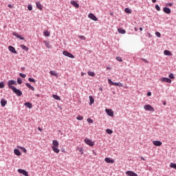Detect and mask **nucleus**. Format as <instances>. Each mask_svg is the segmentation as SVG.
<instances>
[{
  "instance_id": "1",
  "label": "nucleus",
  "mask_w": 176,
  "mask_h": 176,
  "mask_svg": "<svg viewBox=\"0 0 176 176\" xmlns=\"http://www.w3.org/2000/svg\"><path fill=\"white\" fill-rule=\"evenodd\" d=\"M13 85H17V82H16V80H9L8 82V87H10V89H11L12 90H13V89H14L15 87L13 86Z\"/></svg>"
},
{
  "instance_id": "2",
  "label": "nucleus",
  "mask_w": 176,
  "mask_h": 176,
  "mask_svg": "<svg viewBox=\"0 0 176 176\" xmlns=\"http://www.w3.org/2000/svg\"><path fill=\"white\" fill-rule=\"evenodd\" d=\"M145 111H149L150 112H155V109L151 106V104H145L144 106Z\"/></svg>"
},
{
  "instance_id": "3",
  "label": "nucleus",
  "mask_w": 176,
  "mask_h": 176,
  "mask_svg": "<svg viewBox=\"0 0 176 176\" xmlns=\"http://www.w3.org/2000/svg\"><path fill=\"white\" fill-rule=\"evenodd\" d=\"M84 142L85 144H87V145H89V146H94V142L91 141L89 138H85Z\"/></svg>"
},
{
  "instance_id": "4",
  "label": "nucleus",
  "mask_w": 176,
  "mask_h": 176,
  "mask_svg": "<svg viewBox=\"0 0 176 176\" xmlns=\"http://www.w3.org/2000/svg\"><path fill=\"white\" fill-rule=\"evenodd\" d=\"M63 54L66 56V57H69V58H75L74 54L69 53L68 51H63Z\"/></svg>"
},
{
  "instance_id": "5",
  "label": "nucleus",
  "mask_w": 176,
  "mask_h": 176,
  "mask_svg": "<svg viewBox=\"0 0 176 176\" xmlns=\"http://www.w3.org/2000/svg\"><path fill=\"white\" fill-rule=\"evenodd\" d=\"M12 91H14V93H15V94H16V96H18L19 97L23 96V92H21V91H20V89H17V88H13Z\"/></svg>"
},
{
  "instance_id": "6",
  "label": "nucleus",
  "mask_w": 176,
  "mask_h": 176,
  "mask_svg": "<svg viewBox=\"0 0 176 176\" xmlns=\"http://www.w3.org/2000/svg\"><path fill=\"white\" fill-rule=\"evenodd\" d=\"M160 80V82H162V83H164V82L171 83V79L166 77L161 78Z\"/></svg>"
},
{
  "instance_id": "7",
  "label": "nucleus",
  "mask_w": 176,
  "mask_h": 176,
  "mask_svg": "<svg viewBox=\"0 0 176 176\" xmlns=\"http://www.w3.org/2000/svg\"><path fill=\"white\" fill-rule=\"evenodd\" d=\"M18 173H19V174H23V175L28 176V173L24 169H18Z\"/></svg>"
},
{
  "instance_id": "8",
  "label": "nucleus",
  "mask_w": 176,
  "mask_h": 176,
  "mask_svg": "<svg viewBox=\"0 0 176 176\" xmlns=\"http://www.w3.org/2000/svg\"><path fill=\"white\" fill-rule=\"evenodd\" d=\"M88 17L91 20H94V21H98V19L96 17V15H94V14H89L88 15Z\"/></svg>"
},
{
  "instance_id": "9",
  "label": "nucleus",
  "mask_w": 176,
  "mask_h": 176,
  "mask_svg": "<svg viewBox=\"0 0 176 176\" xmlns=\"http://www.w3.org/2000/svg\"><path fill=\"white\" fill-rule=\"evenodd\" d=\"M125 174L126 175H129V176H138V175H137V173H134L133 171H131V170H128L125 173Z\"/></svg>"
},
{
  "instance_id": "10",
  "label": "nucleus",
  "mask_w": 176,
  "mask_h": 176,
  "mask_svg": "<svg viewBox=\"0 0 176 176\" xmlns=\"http://www.w3.org/2000/svg\"><path fill=\"white\" fill-rule=\"evenodd\" d=\"M8 50H10V52H11V53H14V54H17V52L16 51V49L12 45H10L8 47Z\"/></svg>"
},
{
  "instance_id": "11",
  "label": "nucleus",
  "mask_w": 176,
  "mask_h": 176,
  "mask_svg": "<svg viewBox=\"0 0 176 176\" xmlns=\"http://www.w3.org/2000/svg\"><path fill=\"white\" fill-rule=\"evenodd\" d=\"M153 145H155V146H162V145L163 144V143H162V142L159 141V140H155L153 142Z\"/></svg>"
},
{
  "instance_id": "12",
  "label": "nucleus",
  "mask_w": 176,
  "mask_h": 176,
  "mask_svg": "<svg viewBox=\"0 0 176 176\" xmlns=\"http://www.w3.org/2000/svg\"><path fill=\"white\" fill-rule=\"evenodd\" d=\"M8 104V100H5V98H2L1 100V107H4Z\"/></svg>"
},
{
  "instance_id": "13",
  "label": "nucleus",
  "mask_w": 176,
  "mask_h": 176,
  "mask_svg": "<svg viewBox=\"0 0 176 176\" xmlns=\"http://www.w3.org/2000/svg\"><path fill=\"white\" fill-rule=\"evenodd\" d=\"M106 113L109 116H113V111L112 109H106Z\"/></svg>"
},
{
  "instance_id": "14",
  "label": "nucleus",
  "mask_w": 176,
  "mask_h": 176,
  "mask_svg": "<svg viewBox=\"0 0 176 176\" xmlns=\"http://www.w3.org/2000/svg\"><path fill=\"white\" fill-rule=\"evenodd\" d=\"M104 161L106 162V163H111V164L115 163V160L111 159L110 157H106L104 159Z\"/></svg>"
},
{
  "instance_id": "15",
  "label": "nucleus",
  "mask_w": 176,
  "mask_h": 176,
  "mask_svg": "<svg viewBox=\"0 0 176 176\" xmlns=\"http://www.w3.org/2000/svg\"><path fill=\"white\" fill-rule=\"evenodd\" d=\"M163 10H164V13H166V14H170V13H171V9H170L167 7L164 8Z\"/></svg>"
},
{
  "instance_id": "16",
  "label": "nucleus",
  "mask_w": 176,
  "mask_h": 176,
  "mask_svg": "<svg viewBox=\"0 0 176 176\" xmlns=\"http://www.w3.org/2000/svg\"><path fill=\"white\" fill-rule=\"evenodd\" d=\"M13 35L14 36H16V38H19V39H21V41H24V38L21 36V35L19 34L17 32H14Z\"/></svg>"
},
{
  "instance_id": "17",
  "label": "nucleus",
  "mask_w": 176,
  "mask_h": 176,
  "mask_svg": "<svg viewBox=\"0 0 176 176\" xmlns=\"http://www.w3.org/2000/svg\"><path fill=\"white\" fill-rule=\"evenodd\" d=\"M14 153L16 155V156H21V153L20 152V150L15 148L14 150Z\"/></svg>"
},
{
  "instance_id": "18",
  "label": "nucleus",
  "mask_w": 176,
  "mask_h": 176,
  "mask_svg": "<svg viewBox=\"0 0 176 176\" xmlns=\"http://www.w3.org/2000/svg\"><path fill=\"white\" fill-rule=\"evenodd\" d=\"M52 147H58V145H60V144L58 143V141L57 140H54L52 142Z\"/></svg>"
},
{
  "instance_id": "19",
  "label": "nucleus",
  "mask_w": 176,
  "mask_h": 176,
  "mask_svg": "<svg viewBox=\"0 0 176 176\" xmlns=\"http://www.w3.org/2000/svg\"><path fill=\"white\" fill-rule=\"evenodd\" d=\"M70 3L72 5V6H74V8H79V4H78V3H76L75 1H71Z\"/></svg>"
},
{
  "instance_id": "20",
  "label": "nucleus",
  "mask_w": 176,
  "mask_h": 176,
  "mask_svg": "<svg viewBox=\"0 0 176 176\" xmlns=\"http://www.w3.org/2000/svg\"><path fill=\"white\" fill-rule=\"evenodd\" d=\"M25 86H27L28 89H30V90H32V91H35V88L32 87L30 83H26Z\"/></svg>"
},
{
  "instance_id": "21",
  "label": "nucleus",
  "mask_w": 176,
  "mask_h": 176,
  "mask_svg": "<svg viewBox=\"0 0 176 176\" xmlns=\"http://www.w3.org/2000/svg\"><path fill=\"white\" fill-rule=\"evenodd\" d=\"M118 32H119V34H126V30L122 28H118Z\"/></svg>"
},
{
  "instance_id": "22",
  "label": "nucleus",
  "mask_w": 176,
  "mask_h": 176,
  "mask_svg": "<svg viewBox=\"0 0 176 176\" xmlns=\"http://www.w3.org/2000/svg\"><path fill=\"white\" fill-rule=\"evenodd\" d=\"M164 54L165 56H172L173 54L171 53V52H170L168 50H164Z\"/></svg>"
},
{
  "instance_id": "23",
  "label": "nucleus",
  "mask_w": 176,
  "mask_h": 176,
  "mask_svg": "<svg viewBox=\"0 0 176 176\" xmlns=\"http://www.w3.org/2000/svg\"><path fill=\"white\" fill-rule=\"evenodd\" d=\"M36 8H38L39 9V10H42L43 7H42V4H41V3L36 2Z\"/></svg>"
},
{
  "instance_id": "24",
  "label": "nucleus",
  "mask_w": 176,
  "mask_h": 176,
  "mask_svg": "<svg viewBox=\"0 0 176 176\" xmlns=\"http://www.w3.org/2000/svg\"><path fill=\"white\" fill-rule=\"evenodd\" d=\"M112 85H113V86H119V87H122L123 86V84L121 82H112Z\"/></svg>"
},
{
  "instance_id": "25",
  "label": "nucleus",
  "mask_w": 176,
  "mask_h": 176,
  "mask_svg": "<svg viewBox=\"0 0 176 176\" xmlns=\"http://www.w3.org/2000/svg\"><path fill=\"white\" fill-rule=\"evenodd\" d=\"M52 149L55 153H60V149H58V147H52Z\"/></svg>"
},
{
  "instance_id": "26",
  "label": "nucleus",
  "mask_w": 176,
  "mask_h": 176,
  "mask_svg": "<svg viewBox=\"0 0 176 176\" xmlns=\"http://www.w3.org/2000/svg\"><path fill=\"white\" fill-rule=\"evenodd\" d=\"M24 105L25 107H28V108H30V109H31V108H32V104H31L30 102H25L24 104Z\"/></svg>"
},
{
  "instance_id": "27",
  "label": "nucleus",
  "mask_w": 176,
  "mask_h": 176,
  "mask_svg": "<svg viewBox=\"0 0 176 176\" xmlns=\"http://www.w3.org/2000/svg\"><path fill=\"white\" fill-rule=\"evenodd\" d=\"M89 104L91 105V104H94V98L93 96H89Z\"/></svg>"
},
{
  "instance_id": "28",
  "label": "nucleus",
  "mask_w": 176,
  "mask_h": 176,
  "mask_svg": "<svg viewBox=\"0 0 176 176\" xmlns=\"http://www.w3.org/2000/svg\"><path fill=\"white\" fill-rule=\"evenodd\" d=\"M20 47H21V49H23V50H25V52H28V47H27V46L24 45H21Z\"/></svg>"
},
{
  "instance_id": "29",
  "label": "nucleus",
  "mask_w": 176,
  "mask_h": 176,
  "mask_svg": "<svg viewBox=\"0 0 176 176\" xmlns=\"http://www.w3.org/2000/svg\"><path fill=\"white\" fill-rule=\"evenodd\" d=\"M18 148L19 149H21V151H23V152H24V153H27V149L24 147H21V146H18Z\"/></svg>"
},
{
  "instance_id": "30",
  "label": "nucleus",
  "mask_w": 176,
  "mask_h": 176,
  "mask_svg": "<svg viewBox=\"0 0 176 176\" xmlns=\"http://www.w3.org/2000/svg\"><path fill=\"white\" fill-rule=\"evenodd\" d=\"M45 36H50V32L46 30L44 32Z\"/></svg>"
},
{
  "instance_id": "31",
  "label": "nucleus",
  "mask_w": 176,
  "mask_h": 176,
  "mask_svg": "<svg viewBox=\"0 0 176 176\" xmlns=\"http://www.w3.org/2000/svg\"><path fill=\"white\" fill-rule=\"evenodd\" d=\"M50 74L52 75V76H57V73H56V71H50Z\"/></svg>"
},
{
  "instance_id": "32",
  "label": "nucleus",
  "mask_w": 176,
  "mask_h": 176,
  "mask_svg": "<svg viewBox=\"0 0 176 176\" xmlns=\"http://www.w3.org/2000/svg\"><path fill=\"white\" fill-rule=\"evenodd\" d=\"M53 98H54V100H61V98H60V96H57V95H53L52 96Z\"/></svg>"
},
{
  "instance_id": "33",
  "label": "nucleus",
  "mask_w": 176,
  "mask_h": 176,
  "mask_svg": "<svg viewBox=\"0 0 176 176\" xmlns=\"http://www.w3.org/2000/svg\"><path fill=\"white\" fill-rule=\"evenodd\" d=\"M124 12H125V13L131 14V10L129 8H127L124 9Z\"/></svg>"
},
{
  "instance_id": "34",
  "label": "nucleus",
  "mask_w": 176,
  "mask_h": 176,
  "mask_svg": "<svg viewBox=\"0 0 176 176\" xmlns=\"http://www.w3.org/2000/svg\"><path fill=\"white\" fill-rule=\"evenodd\" d=\"M87 74L89 76H94L96 75V74L93 72H88Z\"/></svg>"
},
{
  "instance_id": "35",
  "label": "nucleus",
  "mask_w": 176,
  "mask_h": 176,
  "mask_svg": "<svg viewBox=\"0 0 176 176\" xmlns=\"http://www.w3.org/2000/svg\"><path fill=\"white\" fill-rule=\"evenodd\" d=\"M78 38L82 41H86V37H85V36L78 35Z\"/></svg>"
},
{
  "instance_id": "36",
  "label": "nucleus",
  "mask_w": 176,
  "mask_h": 176,
  "mask_svg": "<svg viewBox=\"0 0 176 176\" xmlns=\"http://www.w3.org/2000/svg\"><path fill=\"white\" fill-rule=\"evenodd\" d=\"M116 60H117V61H119L120 63H122V61H123V59H122V57H120V56H117Z\"/></svg>"
},
{
  "instance_id": "37",
  "label": "nucleus",
  "mask_w": 176,
  "mask_h": 176,
  "mask_svg": "<svg viewBox=\"0 0 176 176\" xmlns=\"http://www.w3.org/2000/svg\"><path fill=\"white\" fill-rule=\"evenodd\" d=\"M3 87H5V82H0V89H3Z\"/></svg>"
},
{
  "instance_id": "38",
  "label": "nucleus",
  "mask_w": 176,
  "mask_h": 176,
  "mask_svg": "<svg viewBox=\"0 0 176 176\" xmlns=\"http://www.w3.org/2000/svg\"><path fill=\"white\" fill-rule=\"evenodd\" d=\"M76 119H77V120H83V116H78Z\"/></svg>"
},
{
  "instance_id": "39",
  "label": "nucleus",
  "mask_w": 176,
  "mask_h": 176,
  "mask_svg": "<svg viewBox=\"0 0 176 176\" xmlns=\"http://www.w3.org/2000/svg\"><path fill=\"white\" fill-rule=\"evenodd\" d=\"M28 80H29V82H32L33 83H35V82H36V80H35V79L32 78H29Z\"/></svg>"
},
{
  "instance_id": "40",
  "label": "nucleus",
  "mask_w": 176,
  "mask_h": 176,
  "mask_svg": "<svg viewBox=\"0 0 176 176\" xmlns=\"http://www.w3.org/2000/svg\"><path fill=\"white\" fill-rule=\"evenodd\" d=\"M142 61H144V63H146V64H149V61H148L146 59L142 58Z\"/></svg>"
},
{
  "instance_id": "41",
  "label": "nucleus",
  "mask_w": 176,
  "mask_h": 176,
  "mask_svg": "<svg viewBox=\"0 0 176 176\" xmlns=\"http://www.w3.org/2000/svg\"><path fill=\"white\" fill-rule=\"evenodd\" d=\"M106 133H107V134H112V133H113V132L111 129H107Z\"/></svg>"
},
{
  "instance_id": "42",
  "label": "nucleus",
  "mask_w": 176,
  "mask_h": 176,
  "mask_svg": "<svg viewBox=\"0 0 176 176\" xmlns=\"http://www.w3.org/2000/svg\"><path fill=\"white\" fill-rule=\"evenodd\" d=\"M155 35L156 36H157V38H160V36H162V34L159 32H156Z\"/></svg>"
},
{
  "instance_id": "43",
  "label": "nucleus",
  "mask_w": 176,
  "mask_h": 176,
  "mask_svg": "<svg viewBox=\"0 0 176 176\" xmlns=\"http://www.w3.org/2000/svg\"><path fill=\"white\" fill-rule=\"evenodd\" d=\"M170 167H171L172 168L176 169V164L171 163Z\"/></svg>"
},
{
  "instance_id": "44",
  "label": "nucleus",
  "mask_w": 176,
  "mask_h": 176,
  "mask_svg": "<svg viewBox=\"0 0 176 176\" xmlns=\"http://www.w3.org/2000/svg\"><path fill=\"white\" fill-rule=\"evenodd\" d=\"M169 78H170V79H175V77L174 76V74H169Z\"/></svg>"
},
{
  "instance_id": "45",
  "label": "nucleus",
  "mask_w": 176,
  "mask_h": 176,
  "mask_svg": "<svg viewBox=\"0 0 176 176\" xmlns=\"http://www.w3.org/2000/svg\"><path fill=\"white\" fill-rule=\"evenodd\" d=\"M17 83H18L19 85H21V83H23V80H21V78H19L17 79Z\"/></svg>"
},
{
  "instance_id": "46",
  "label": "nucleus",
  "mask_w": 176,
  "mask_h": 176,
  "mask_svg": "<svg viewBox=\"0 0 176 176\" xmlns=\"http://www.w3.org/2000/svg\"><path fill=\"white\" fill-rule=\"evenodd\" d=\"M155 9L158 12H160V6H159V5H155Z\"/></svg>"
},
{
  "instance_id": "47",
  "label": "nucleus",
  "mask_w": 176,
  "mask_h": 176,
  "mask_svg": "<svg viewBox=\"0 0 176 176\" xmlns=\"http://www.w3.org/2000/svg\"><path fill=\"white\" fill-rule=\"evenodd\" d=\"M87 122H88V123H94V121L91 120V118H87Z\"/></svg>"
},
{
  "instance_id": "48",
  "label": "nucleus",
  "mask_w": 176,
  "mask_h": 176,
  "mask_svg": "<svg viewBox=\"0 0 176 176\" xmlns=\"http://www.w3.org/2000/svg\"><path fill=\"white\" fill-rule=\"evenodd\" d=\"M19 76H21V78H25V76H27V75H25L24 74H22V73H20Z\"/></svg>"
},
{
  "instance_id": "49",
  "label": "nucleus",
  "mask_w": 176,
  "mask_h": 176,
  "mask_svg": "<svg viewBox=\"0 0 176 176\" xmlns=\"http://www.w3.org/2000/svg\"><path fill=\"white\" fill-rule=\"evenodd\" d=\"M28 10H32V6L30 5L28 6Z\"/></svg>"
},
{
  "instance_id": "50",
  "label": "nucleus",
  "mask_w": 176,
  "mask_h": 176,
  "mask_svg": "<svg viewBox=\"0 0 176 176\" xmlns=\"http://www.w3.org/2000/svg\"><path fill=\"white\" fill-rule=\"evenodd\" d=\"M166 6H173V3H168L166 4Z\"/></svg>"
},
{
  "instance_id": "51",
  "label": "nucleus",
  "mask_w": 176,
  "mask_h": 176,
  "mask_svg": "<svg viewBox=\"0 0 176 176\" xmlns=\"http://www.w3.org/2000/svg\"><path fill=\"white\" fill-rule=\"evenodd\" d=\"M152 96V93L151 92H148L147 93V96L148 97H151Z\"/></svg>"
},
{
  "instance_id": "52",
  "label": "nucleus",
  "mask_w": 176,
  "mask_h": 176,
  "mask_svg": "<svg viewBox=\"0 0 176 176\" xmlns=\"http://www.w3.org/2000/svg\"><path fill=\"white\" fill-rule=\"evenodd\" d=\"M8 8H10V9L13 8V6H12V4H8Z\"/></svg>"
},
{
  "instance_id": "53",
  "label": "nucleus",
  "mask_w": 176,
  "mask_h": 176,
  "mask_svg": "<svg viewBox=\"0 0 176 176\" xmlns=\"http://www.w3.org/2000/svg\"><path fill=\"white\" fill-rule=\"evenodd\" d=\"M108 82H110L111 85H112V83H113V82H112V80L111 79H108Z\"/></svg>"
},
{
  "instance_id": "54",
  "label": "nucleus",
  "mask_w": 176,
  "mask_h": 176,
  "mask_svg": "<svg viewBox=\"0 0 176 176\" xmlns=\"http://www.w3.org/2000/svg\"><path fill=\"white\" fill-rule=\"evenodd\" d=\"M80 152L82 153V155H83V149L80 148Z\"/></svg>"
},
{
  "instance_id": "55",
  "label": "nucleus",
  "mask_w": 176,
  "mask_h": 176,
  "mask_svg": "<svg viewBox=\"0 0 176 176\" xmlns=\"http://www.w3.org/2000/svg\"><path fill=\"white\" fill-rule=\"evenodd\" d=\"M141 160H143L144 162H145V158H144V157H141Z\"/></svg>"
},
{
  "instance_id": "56",
  "label": "nucleus",
  "mask_w": 176,
  "mask_h": 176,
  "mask_svg": "<svg viewBox=\"0 0 176 176\" xmlns=\"http://www.w3.org/2000/svg\"><path fill=\"white\" fill-rule=\"evenodd\" d=\"M134 30L137 32V31H138V29L137 28H134Z\"/></svg>"
},
{
  "instance_id": "57",
  "label": "nucleus",
  "mask_w": 176,
  "mask_h": 176,
  "mask_svg": "<svg viewBox=\"0 0 176 176\" xmlns=\"http://www.w3.org/2000/svg\"><path fill=\"white\" fill-rule=\"evenodd\" d=\"M153 3H156V0H151Z\"/></svg>"
},
{
  "instance_id": "58",
  "label": "nucleus",
  "mask_w": 176,
  "mask_h": 176,
  "mask_svg": "<svg viewBox=\"0 0 176 176\" xmlns=\"http://www.w3.org/2000/svg\"><path fill=\"white\" fill-rule=\"evenodd\" d=\"M38 130H39V131H42V129H41V127H38Z\"/></svg>"
},
{
  "instance_id": "59",
  "label": "nucleus",
  "mask_w": 176,
  "mask_h": 176,
  "mask_svg": "<svg viewBox=\"0 0 176 176\" xmlns=\"http://www.w3.org/2000/svg\"><path fill=\"white\" fill-rule=\"evenodd\" d=\"M107 69H111V68L109 67H107Z\"/></svg>"
},
{
  "instance_id": "60",
  "label": "nucleus",
  "mask_w": 176,
  "mask_h": 176,
  "mask_svg": "<svg viewBox=\"0 0 176 176\" xmlns=\"http://www.w3.org/2000/svg\"><path fill=\"white\" fill-rule=\"evenodd\" d=\"M140 31H142V28H140Z\"/></svg>"
},
{
  "instance_id": "61",
  "label": "nucleus",
  "mask_w": 176,
  "mask_h": 176,
  "mask_svg": "<svg viewBox=\"0 0 176 176\" xmlns=\"http://www.w3.org/2000/svg\"><path fill=\"white\" fill-rule=\"evenodd\" d=\"M110 14L111 16H113V12H111Z\"/></svg>"
},
{
  "instance_id": "62",
  "label": "nucleus",
  "mask_w": 176,
  "mask_h": 176,
  "mask_svg": "<svg viewBox=\"0 0 176 176\" xmlns=\"http://www.w3.org/2000/svg\"><path fill=\"white\" fill-rule=\"evenodd\" d=\"M100 90L102 91V88H100Z\"/></svg>"
},
{
  "instance_id": "63",
  "label": "nucleus",
  "mask_w": 176,
  "mask_h": 176,
  "mask_svg": "<svg viewBox=\"0 0 176 176\" xmlns=\"http://www.w3.org/2000/svg\"><path fill=\"white\" fill-rule=\"evenodd\" d=\"M164 105H166V102H164Z\"/></svg>"
},
{
  "instance_id": "64",
  "label": "nucleus",
  "mask_w": 176,
  "mask_h": 176,
  "mask_svg": "<svg viewBox=\"0 0 176 176\" xmlns=\"http://www.w3.org/2000/svg\"><path fill=\"white\" fill-rule=\"evenodd\" d=\"M82 75L83 76V73H82Z\"/></svg>"
}]
</instances>
